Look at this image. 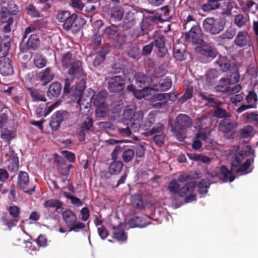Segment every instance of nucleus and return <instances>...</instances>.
I'll return each mask as SVG.
<instances>
[{
    "label": "nucleus",
    "mask_w": 258,
    "mask_h": 258,
    "mask_svg": "<svg viewBox=\"0 0 258 258\" xmlns=\"http://www.w3.org/2000/svg\"><path fill=\"white\" fill-rule=\"evenodd\" d=\"M93 119L92 117L88 116L83 122L81 128L86 132H93Z\"/></svg>",
    "instance_id": "43"
},
{
    "label": "nucleus",
    "mask_w": 258,
    "mask_h": 258,
    "mask_svg": "<svg viewBox=\"0 0 258 258\" xmlns=\"http://www.w3.org/2000/svg\"><path fill=\"white\" fill-rule=\"evenodd\" d=\"M63 204L57 199H50L46 200L44 203V207L46 208H55V212H58V210L62 208Z\"/></svg>",
    "instance_id": "34"
},
{
    "label": "nucleus",
    "mask_w": 258,
    "mask_h": 258,
    "mask_svg": "<svg viewBox=\"0 0 258 258\" xmlns=\"http://www.w3.org/2000/svg\"><path fill=\"white\" fill-rule=\"evenodd\" d=\"M165 127L162 123H157L153 128L144 133L146 136H150L164 133Z\"/></svg>",
    "instance_id": "40"
},
{
    "label": "nucleus",
    "mask_w": 258,
    "mask_h": 258,
    "mask_svg": "<svg viewBox=\"0 0 258 258\" xmlns=\"http://www.w3.org/2000/svg\"><path fill=\"white\" fill-rule=\"evenodd\" d=\"M28 90L33 101L43 102L46 101V99L43 93L40 90L32 88H28Z\"/></svg>",
    "instance_id": "33"
},
{
    "label": "nucleus",
    "mask_w": 258,
    "mask_h": 258,
    "mask_svg": "<svg viewBox=\"0 0 258 258\" xmlns=\"http://www.w3.org/2000/svg\"><path fill=\"white\" fill-rule=\"evenodd\" d=\"M136 84L141 88L145 89L151 83L152 79L149 76L142 72H138L134 76Z\"/></svg>",
    "instance_id": "17"
},
{
    "label": "nucleus",
    "mask_w": 258,
    "mask_h": 258,
    "mask_svg": "<svg viewBox=\"0 0 258 258\" xmlns=\"http://www.w3.org/2000/svg\"><path fill=\"white\" fill-rule=\"evenodd\" d=\"M122 151L123 150L119 146L115 147L111 155L113 162L110 163L108 167V173H106V174L117 175L121 172L123 164L121 161H117V159L118 154Z\"/></svg>",
    "instance_id": "8"
},
{
    "label": "nucleus",
    "mask_w": 258,
    "mask_h": 258,
    "mask_svg": "<svg viewBox=\"0 0 258 258\" xmlns=\"http://www.w3.org/2000/svg\"><path fill=\"white\" fill-rule=\"evenodd\" d=\"M14 133L8 129H4L1 133V138L7 142L14 138Z\"/></svg>",
    "instance_id": "56"
},
{
    "label": "nucleus",
    "mask_w": 258,
    "mask_h": 258,
    "mask_svg": "<svg viewBox=\"0 0 258 258\" xmlns=\"http://www.w3.org/2000/svg\"><path fill=\"white\" fill-rule=\"evenodd\" d=\"M250 43L251 41L249 36L247 33L244 31L239 32L234 40L235 44L240 47H242L246 45L249 46Z\"/></svg>",
    "instance_id": "19"
},
{
    "label": "nucleus",
    "mask_w": 258,
    "mask_h": 258,
    "mask_svg": "<svg viewBox=\"0 0 258 258\" xmlns=\"http://www.w3.org/2000/svg\"><path fill=\"white\" fill-rule=\"evenodd\" d=\"M254 162V159H247L243 164H241L235 170L233 171L236 173H241V174H246L250 173L253 169V167L250 168L252 164Z\"/></svg>",
    "instance_id": "20"
},
{
    "label": "nucleus",
    "mask_w": 258,
    "mask_h": 258,
    "mask_svg": "<svg viewBox=\"0 0 258 258\" xmlns=\"http://www.w3.org/2000/svg\"><path fill=\"white\" fill-rule=\"evenodd\" d=\"M126 40V36L125 34H117L116 38L113 40V45L115 47L121 48L125 43Z\"/></svg>",
    "instance_id": "47"
},
{
    "label": "nucleus",
    "mask_w": 258,
    "mask_h": 258,
    "mask_svg": "<svg viewBox=\"0 0 258 258\" xmlns=\"http://www.w3.org/2000/svg\"><path fill=\"white\" fill-rule=\"evenodd\" d=\"M8 166L9 170L12 172H17L19 170V159L9 160Z\"/></svg>",
    "instance_id": "55"
},
{
    "label": "nucleus",
    "mask_w": 258,
    "mask_h": 258,
    "mask_svg": "<svg viewBox=\"0 0 258 258\" xmlns=\"http://www.w3.org/2000/svg\"><path fill=\"white\" fill-rule=\"evenodd\" d=\"M61 215L63 220L69 228V232H78L85 228V224L77 221L76 214L72 210L67 209Z\"/></svg>",
    "instance_id": "4"
},
{
    "label": "nucleus",
    "mask_w": 258,
    "mask_h": 258,
    "mask_svg": "<svg viewBox=\"0 0 258 258\" xmlns=\"http://www.w3.org/2000/svg\"><path fill=\"white\" fill-rule=\"evenodd\" d=\"M125 80L121 76H115L108 79V89L112 93L121 92L125 88Z\"/></svg>",
    "instance_id": "12"
},
{
    "label": "nucleus",
    "mask_w": 258,
    "mask_h": 258,
    "mask_svg": "<svg viewBox=\"0 0 258 258\" xmlns=\"http://www.w3.org/2000/svg\"><path fill=\"white\" fill-rule=\"evenodd\" d=\"M219 72L216 69L209 70L206 75L208 80H212L219 77Z\"/></svg>",
    "instance_id": "60"
},
{
    "label": "nucleus",
    "mask_w": 258,
    "mask_h": 258,
    "mask_svg": "<svg viewBox=\"0 0 258 258\" xmlns=\"http://www.w3.org/2000/svg\"><path fill=\"white\" fill-rule=\"evenodd\" d=\"M52 117L61 123L69 117V113L65 110H59L53 115Z\"/></svg>",
    "instance_id": "46"
},
{
    "label": "nucleus",
    "mask_w": 258,
    "mask_h": 258,
    "mask_svg": "<svg viewBox=\"0 0 258 258\" xmlns=\"http://www.w3.org/2000/svg\"><path fill=\"white\" fill-rule=\"evenodd\" d=\"M247 20V17H244L242 14H238L236 15L234 19L235 23L239 27H241L244 25Z\"/></svg>",
    "instance_id": "57"
},
{
    "label": "nucleus",
    "mask_w": 258,
    "mask_h": 258,
    "mask_svg": "<svg viewBox=\"0 0 258 258\" xmlns=\"http://www.w3.org/2000/svg\"><path fill=\"white\" fill-rule=\"evenodd\" d=\"M111 17L116 21H120L124 14L123 9L119 6H115L111 9Z\"/></svg>",
    "instance_id": "35"
},
{
    "label": "nucleus",
    "mask_w": 258,
    "mask_h": 258,
    "mask_svg": "<svg viewBox=\"0 0 258 258\" xmlns=\"http://www.w3.org/2000/svg\"><path fill=\"white\" fill-rule=\"evenodd\" d=\"M36 30V27L30 25L25 30L23 40L20 45L21 51L27 52L30 49L35 50L40 44V40L38 35L32 33Z\"/></svg>",
    "instance_id": "3"
},
{
    "label": "nucleus",
    "mask_w": 258,
    "mask_h": 258,
    "mask_svg": "<svg viewBox=\"0 0 258 258\" xmlns=\"http://www.w3.org/2000/svg\"><path fill=\"white\" fill-rule=\"evenodd\" d=\"M65 69L68 70L69 75L73 76L74 77L79 78L82 73V62L80 60L77 59L73 63L72 62L70 67Z\"/></svg>",
    "instance_id": "18"
},
{
    "label": "nucleus",
    "mask_w": 258,
    "mask_h": 258,
    "mask_svg": "<svg viewBox=\"0 0 258 258\" xmlns=\"http://www.w3.org/2000/svg\"><path fill=\"white\" fill-rule=\"evenodd\" d=\"M107 95V92L103 90L94 98L93 104L96 107L95 114L98 117H104L106 116L108 109V105L105 102Z\"/></svg>",
    "instance_id": "5"
},
{
    "label": "nucleus",
    "mask_w": 258,
    "mask_h": 258,
    "mask_svg": "<svg viewBox=\"0 0 258 258\" xmlns=\"http://www.w3.org/2000/svg\"><path fill=\"white\" fill-rule=\"evenodd\" d=\"M27 14L31 17L38 18L41 16L40 12L33 5H29L26 8Z\"/></svg>",
    "instance_id": "50"
},
{
    "label": "nucleus",
    "mask_w": 258,
    "mask_h": 258,
    "mask_svg": "<svg viewBox=\"0 0 258 258\" xmlns=\"http://www.w3.org/2000/svg\"><path fill=\"white\" fill-rule=\"evenodd\" d=\"M0 21L2 23L13 24V23L12 13L6 7H2L0 11Z\"/></svg>",
    "instance_id": "30"
},
{
    "label": "nucleus",
    "mask_w": 258,
    "mask_h": 258,
    "mask_svg": "<svg viewBox=\"0 0 258 258\" xmlns=\"http://www.w3.org/2000/svg\"><path fill=\"white\" fill-rule=\"evenodd\" d=\"M200 96L204 100L207 101L211 104V106L216 107V109L213 112V116L219 118H225L226 119L231 116V114L227 112L226 110L220 107L222 105V103L220 101L215 100V99L206 96L204 93H200Z\"/></svg>",
    "instance_id": "7"
},
{
    "label": "nucleus",
    "mask_w": 258,
    "mask_h": 258,
    "mask_svg": "<svg viewBox=\"0 0 258 258\" xmlns=\"http://www.w3.org/2000/svg\"><path fill=\"white\" fill-rule=\"evenodd\" d=\"M180 185L178 183V181L175 179L171 180L168 185L167 188L169 191V192L175 195L178 194Z\"/></svg>",
    "instance_id": "48"
},
{
    "label": "nucleus",
    "mask_w": 258,
    "mask_h": 258,
    "mask_svg": "<svg viewBox=\"0 0 258 258\" xmlns=\"http://www.w3.org/2000/svg\"><path fill=\"white\" fill-rule=\"evenodd\" d=\"M123 119H124L125 121H129V122H127V124H130V126H127L126 127H125L124 128H119V132L120 134H121L122 136L128 137L131 135L132 132H134L132 131V128L131 127V125L133 123V121H132L131 119H127L126 117H125L124 112H123Z\"/></svg>",
    "instance_id": "44"
},
{
    "label": "nucleus",
    "mask_w": 258,
    "mask_h": 258,
    "mask_svg": "<svg viewBox=\"0 0 258 258\" xmlns=\"http://www.w3.org/2000/svg\"><path fill=\"white\" fill-rule=\"evenodd\" d=\"M164 138L165 134L164 133L155 135L153 137V140L155 141V142L159 146L164 144Z\"/></svg>",
    "instance_id": "62"
},
{
    "label": "nucleus",
    "mask_w": 258,
    "mask_h": 258,
    "mask_svg": "<svg viewBox=\"0 0 258 258\" xmlns=\"http://www.w3.org/2000/svg\"><path fill=\"white\" fill-rule=\"evenodd\" d=\"M208 3L205 4L202 6V10L205 12H210L212 10L219 9L221 7L220 4H217L212 0H207Z\"/></svg>",
    "instance_id": "49"
},
{
    "label": "nucleus",
    "mask_w": 258,
    "mask_h": 258,
    "mask_svg": "<svg viewBox=\"0 0 258 258\" xmlns=\"http://www.w3.org/2000/svg\"><path fill=\"white\" fill-rule=\"evenodd\" d=\"M194 158L196 160L202 161L203 163H208L211 161L210 159L203 154H195Z\"/></svg>",
    "instance_id": "64"
},
{
    "label": "nucleus",
    "mask_w": 258,
    "mask_h": 258,
    "mask_svg": "<svg viewBox=\"0 0 258 258\" xmlns=\"http://www.w3.org/2000/svg\"><path fill=\"white\" fill-rule=\"evenodd\" d=\"M29 183V177L28 174L25 171H21L18 176L17 185L21 189H24L25 193L31 195L35 191V186L31 189L25 190Z\"/></svg>",
    "instance_id": "14"
},
{
    "label": "nucleus",
    "mask_w": 258,
    "mask_h": 258,
    "mask_svg": "<svg viewBox=\"0 0 258 258\" xmlns=\"http://www.w3.org/2000/svg\"><path fill=\"white\" fill-rule=\"evenodd\" d=\"M235 122L226 118L222 120L219 124V131L223 133H229L237 126Z\"/></svg>",
    "instance_id": "24"
},
{
    "label": "nucleus",
    "mask_w": 258,
    "mask_h": 258,
    "mask_svg": "<svg viewBox=\"0 0 258 258\" xmlns=\"http://www.w3.org/2000/svg\"><path fill=\"white\" fill-rule=\"evenodd\" d=\"M8 211L13 220L8 222L7 225L9 227L16 225L17 222L20 219V208L17 206H11L9 207Z\"/></svg>",
    "instance_id": "21"
},
{
    "label": "nucleus",
    "mask_w": 258,
    "mask_h": 258,
    "mask_svg": "<svg viewBox=\"0 0 258 258\" xmlns=\"http://www.w3.org/2000/svg\"><path fill=\"white\" fill-rule=\"evenodd\" d=\"M14 72L11 60L8 57H4L0 60V73L4 76H9Z\"/></svg>",
    "instance_id": "16"
},
{
    "label": "nucleus",
    "mask_w": 258,
    "mask_h": 258,
    "mask_svg": "<svg viewBox=\"0 0 258 258\" xmlns=\"http://www.w3.org/2000/svg\"><path fill=\"white\" fill-rule=\"evenodd\" d=\"M75 57H73L72 53L70 52H67L63 54L61 58V65L64 68H68L70 66L71 63L77 60Z\"/></svg>",
    "instance_id": "36"
},
{
    "label": "nucleus",
    "mask_w": 258,
    "mask_h": 258,
    "mask_svg": "<svg viewBox=\"0 0 258 258\" xmlns=\"http://www.w3.org/2000/svg\"><path fill=\"white\" fill-rule=\"evenodd\" d=\"M184 39L186 42L194 44H202L204 42L202 31L199 26L195 25L185 33Z\"/></svg>",
    "instance_id": "9"
},
{
    "label": "nucleus",
    "mask_w": 258,
    "mask_h": 258,
    "mask_svg": "<svg viewBox=\"0 0 258 258\" xmlns=\"http://www.w3.org/2000/svg\"><path fill=\"white\" fill-rule=\"evenodd\" d=\"M197 186L195 181H191L187 182L184 186L179 188L178 192V196L180 197H184L185 196L190 192H193Z\"/></svg>",
    "instance_id": "25"
},
{
    "label": "nucleus",
    "mask_w": 258,
    "mask_h": 258,
    "mask_svg": "<svg viewBox=\"0 0 258 258\" xmlns=\"http://www.w3.org/2000/svg\"><path fill=\"white\" fill-rule=\"evenodd\" d=\"M225 24V21L222 18H207L203 22V29L207 33L216 35L223 30Z\"/></svg>",
    "instance_id": "6"
},
{
    "label": "nucleus",
    "mask_w": 258,
    "mask_h": 258,
    "mask_svg": "<svg viewBox=\"0 0 258 258\" xmlns=\"http://www.w3.org/2000/svg\"><path fill=\"white\" fill-rule=\"evenodd\" d=\"M124 116L133 121L131 125L132 131L134 133L138 132L140 129L148 131L149 128L154 124L155 119L152 115H149L144 121L143 113L142 111L134 112L131 108L124 110Z\"/></svg>",
    "instance_id": "2"
},
{
    "label": "nucleus",
    "mask_w": 258,
    "mask_h": 258,
    "mask_svg": "<svg viewBox=\"0 0 258 258\" xmlns=\"http://www.w3.org/2000/svg\"><path fill=\"white\" fill-rule=\"evenodd\" d=\"M135 152L133 149H128L123 151L122 153V159L124 163H128L131 161L134 158Z\"/></svg>",
    "instance_id": "45"
},
{
    "label": "nucleus",
    "mask_w": 258,
    "mask_h": 258,
    "mask_svg": "<svg viewBox=\"0 0 258 258\" xmlns=\"http://www.w3.org/2000/svg\"><path fill=\"white\" fill-rule=\"evenodd\" d=\"M61 85L58 82H53L49 87L47 91V96L49 98L57 97L61 91Z\"/></svg>",
    "instance_id": "23"
},
{
    "label": "nucleus",
    "mask_w": 258,
    "mask_h": 258,
    "mask_svg": "<svg viewBox=\"0 0 258 258\" xmlns=\"http://www.w3.org/2000/svg\"><path fill=\"white\" fill-rule=\"evenodd\" d=\"M34 62L36 67L42 68L46 66V60L41 55H37L34 59Z\"/></svg>",
    "instance_id": "53"
},
{
    "label": "nucleus",
    "mask_w": 258,
    "mask_h": 258,
    "mask_svg": "<svg viewBox=\"0 0 258 258\" xmlns=\"http://www.w3.org/2000/svg\"><path fill=\"white\" fill-rule=\"evenodd\" d=\"M170 96L169 93L158 94L152 97L151 104L155 108H163L166 105Z\"/></svg>",
    "instance_id": "15"
},
{
    "label": "nucleus",
    "mask_w": 258,
    "mask_h": 258,
    "mask_svg": "<svg viewBox=\"0 0 258 258\" xmlns=\"http://www.w3.org/2000/svg\"><path fill=\"white\" fill-rule=\"evenodd\" d=\"M118 28L114 25H111L105 28L103 31L102 36L105 38L111 40L116 34Z\"/></svg>",
    "instance_id": "38"
},
{
    "label": "nucleus",
    "mask_w": 258,
    "mask_h": 258,
    "mask_svg": "<svg viewBox=\"0 0 258 258\" xmlns=\"http://www.w3.org/2000/svg\"><path fill=\"white\" fill-rule=\"evenodd\" d=\"M232 173H235L233 171L229 170L226 166L223 165L220 169V172L214 171L211 175L212 177H218L223 182L228 181L232 182L235 178V176L232 175Z\"/></svg>",
    "instance_id": "13"
},
{
    "label": "nucleus",
    "mask_w": 258,
    "mask_h": 258,
    "mask_svg": "<svg viewBox=\"0 0 258 258\" xmlns=\"http://www.w3.org/2000/svg\"><path fill=\"white\" fill-rule=\"evenodd\" d=\"M191 119L187 115L179 114L176 117L174 126L172 125V131L176 133H178L191 127Z\"/></svg>",
    "instance_id": "11"
},
{
    "label": "nucleus",
    "mask_w": 258,
    "mask_h": 258,
    "mask_svg": "<svg viewBox=\"0 0 258 258\" xmlns=\"http://www.w3.org/2000/svg\"><path fill=\"white\" fill-rule=\"evenodd\" d=\"M154 41L151 42L153 45H155L158 48L157 55L159 57L165 56L167 52V49L165 46L166 39L165 36L159 30H156L153 35Z\"/></svg>",
    "instance_id": "10"
},
{
    "label": "nucleus",
    "mask_w": 258,
    "mask_h": 258,
    "mask_svg": "<svg viewBox=\"0 0 258 258\" xmlns=\"http://www.w3.org/2000/svg\"><path fill=\"white\" fill-rule=\"evenodd\" d=\"M64 157L71 163H74L76 160L75 155L70 151L65 150L62 151Z\"/></svg>",
    "instance_id": "61"
},
{
    "label": "nucleus",
    "mask_w": 258,
    "mask_h": 258,
    "mask_svg": "<svg viewBox=\"0 0 258 258\" xmlns=\"http://www.w3.org/2000/svg\"><path fill=\"white\" fill-rule=\"evenodd\" d=\"M172 85L171 79L168 77L160 80L158 85H157V88H154L158 91H165L170 88Z\"/></svg>",
    "instance_id": "41"
},
{
    "label": "nucleus",
    "mask_w": 258,
    "mask_h": 258,
    "mask_svg": "<svg viewBox=\"0 0 258 258\" xmlns=\"http://www.w3.org/2000/svg\"><path fill=\"white\" fill-rule=\"evenodd\" d=\"M129 226L131 228H144L149 224V223L141 217L136 216L130 219L128 222Z\"/></svg>",
    "instance_id": "31"
},
{
    "label": "nucleus",
    "mask_w": 258,
    "mask_h": 258,
    "mask_svg": "<svg viewBox=\"0 0 258 258\" xmlns=\"http://www.w3.org/2000/svg\"><path fill=\"white\" fill-rule=\"evenodd\" d=\"M37 77L40 81L42 82L43 85H45L53 79L54 75L50 74V69L47 68L40 72Z\"/></svg>",
    "instance_id": "28"
},
{
    "label": "nucleus",
    "mask_w": 258,
    "mask_h": 258,
    "mask_svg": "<svg viewBox=\"0 0 258 258\" xmlns=\"http://www.w3.org/2000/svg\"><path fill=\"white\" fill-rule=\"evenodd\" d=\"M113 235L117 241H125L127 239L126 233L119 227H113Z\"/></svg>",
    "instance_id": "42"
},
{
    "label": "nucleus",
    "mask_w": 258,
    "mask_h": 258,
    "mask_svg": "<svg viewBox=\"0 0 258 258\" xmlns=\"http://www.w3.org/2000/svg\"><path fill=\"white\" fill-rule=\"evenodd\" d=\"M106 54L103 53H98L94 59L93 65L95 67H98L102 63L105 58Z\"/></svg>",
    "instance_id": "58"
},
{
    "label": "nucleus",
    "mask_w": 258,
    "mask_h": 258,
    "mask_svg": "<svg viewBox=\"0 0 258 258\" xmlns=\"http://www.w3.org/2000/svg\"><path fill=\"white\" fill-rule=\"evenodd\" d=\"M253 132V127L251 125H246L240 130V137L242 139L249 137Z\"/></svg>",
    "instance_id": "51"
},
{
    "label": "nucleus",
    "mask_w": 258,
    "mask_h": 258,
    "mask_svg": "<svg viewBox=\"0 0 258 258\" xmlns=\"http://www.w3.org/2000/svg\"><path fill=\"white\" fill-rule=\"evenodd\" d=\"M97 232L100 237L103 240L105 239L109 234L107 229L102 225L97 228Z\"/></svg>",
    "instance_id": "59"
},
{
    "label": "nucleus",
    "mask_w": 258,
    "mask_h": 258,
    "mask_svg": "<svg viewBox=\"0 0 258 258\" xmlns=\"http://www.w3.org/2000/svg\"><path fill=\"white\" fill-rule=\"evenodd\" d=\"M66 197L68 199L71 200L72 203L74 205L78 206H81L83 205L82 201L78 198L68 194H66Z\"/></svg>",
    "instance_id": "63"
},
{
    "label": "nucleus",
    "mask_w": 258,
    "mask_h": 258,
    "mask_svg": "<svg viewBox=\"0 0 258 258\" xmlns=\"http://www.w3.org/2000/svg\"><path fill=\"white\" fill-rule=\"evenodd\" d=\"M132 203L137 209H144L147 205V201L140 195L134 196L133 198Z\"/></svg>",
    "instance_id": "37"
},
{
    "label": "nucleus",
    "mask_w": 258,
    "mask_h": 258,
    "mask_svg": "<svg viewBox=\"0 0 258 258\" xmlns=\"http://www.w3.org/2000/svg\"><path fill=\"white\" fill-rule=\"evenodd\" d=\"M54 163L56 165L57 170L61 175H67L66 161L64 158L56 154H54Z\"/></svg>",
    "instance_id": "22"
},
{
    "label": "nucleus",
    "mask_w": 258,
    "mask_h": 258,
    "mask_svg": "<svg viewBox=\"0 0 258 258\" xmlns=\"http://www.w3.org/2000/svg\"><path fill=\"white\" fill-rule=\"evenodd\" d=\"M185 46L183 44H177L174 46L173 56L178 61H182L185 59Z\"/></svg>",
    "instance_id": "27"
},
{
    "label": "nucleus",
    "mask_w": 258,
    "mask_h": 258,
    "mask_svg": "<svg viewBox=\"0 0 258 258\" xmlns=\"http://www.w3.org/2000/svg\"><path fill=\"white\" fill-rule=\"evenodd\" d=\"M215 63L218 66L219 69L223 72H225L229 70L230 67V60L226 56L219 55L216 60Z\"/></svg>",
    "instance_id": "29"
},
{
    "label": "nucleus",
    "mask_w": 258,
    "mask_h": 258,
    "mask_svg": "<svg viewBox=\"0 0 258 258\" xmlns=\"http://www.w3.org/2000/svg\"><path fill=\"white\" fill-rule=\"evenodd\" d=\"M193 87L188 86L186 87V90L183 95L180 97V100L182 102H184L187 99H191L192 97Z\"/></svg>",
    "instance_id": "54"
},
{
    "label": "nucleus",
    "mask_w": 258,
    "mask_h": 258,
    "mask_svg": "<svg viewBox=\"0 0 258 258\" xmlns=\"http://www.w3.org/2000/svg\"><path fill=\"white\" fill-rule=\"evenodd\" d=\"M92 98L89 96L85 97L83 95H80L77 103L79 105L80 110L89 109L91 102Z\"/></svg>",
    "instance_id": "39"
},
{
    "label": "nucleus",
    "mask_w": 258,
    "mask_h": 258,
    "mask_svg": "<svg viewBox=\"0 0 258 258\" xmlns=\"http://www.w3.org/2000/svg\"><path fill=\"white\" fill-rule=\"evenodd\" d=\"M200 51L202 55L210 60L213 59L218 54L216 49L210 46H204Z\"/></svg>",
    "instance_id": "32"
},
{
    "label": "nucleus",
    "mask_w": 258,
    "mask_h": 258,
    "mask_svg": "<svg viewBox=\"0 0 258 258\" xmlns=\"http://www.w3.org/2000/svg\"><path fill=\"white\" fill-rule=\"evenodd\" d=\"M0 129L2 128L7 122L8 119V114L9 110L4 107L3 111H0Z\"/></svg>",
    "instance_id": "52"
},
{
    "label": "nucleus",
    "mask_w": 258,
    "mask_h": 258,
    "mask_svg": "<svg viewBox=\"0 0 258 258\" xmlns=\"http://www.w3.org/2000/svg\"><path fill=\"white\" fill-rule=\"evenodd\" d=\"M246 154V152L242 150L235 155L231 161V169L232 171L235 170L241 164Z\"/></svg>",
    "instance_id": "26"
},
{
    "label": "nucleus",
    "mask_w": 258,
    "mask_h": 258,
    "mask_svg": "<svg viewBox=\"0 0 258 258\" xmlns=\"http://www.w3.org/2000/svg\"><path fill=\"white\" fill-rule=\"evenodd\" d=\"M56 18L61 23L63 29L67 31L72 29L78 32L86 24V21L81 17H79L75 13H71L69 11H60L57 13Z\"/></svg>",
    "instance_id": "1"
}]
</instances>
